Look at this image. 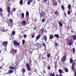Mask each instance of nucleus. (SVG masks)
<instances>
[{"label":"nucleus","instance_id":"nucleus-1","mask_svg":"<svg viewBox=\"0 0 76 76\" xmlns=\"http://www.w3.org/2000/svg\"><path fill=\"white\" fill-rule=\"evenodd\" d=\"M29 64L28 63H27L26 64V66H27V70H28V71H29L31 70V66H30L33 65V64H32V60H31L29 61Z\"/></svg>","mask_w":76,"mask_h":76},{"label":"nucleus","instance_id":"nucleus-2","mask_svg":"<svg viewBox=\"0 0 76 76\" xmlns=\"http://www.w3.org/2000/svg\"><path fill=\"white\" fill-rule=\"evenodd\" d=\"M13 44L14 46H15V45H17V46H19V45H20V43H19L18 42H17V41L15 40H14V41L13 42Z\"/></svg>","mask_w":76,"mask_h":76},{"label":"nucleus","instance_id":"nucleus-3","mask_svg":"<svg viewBox=\"0 0 76 76\" xmlns=\"http://www.w3.org/2000/svg\"><path fill=\"white\" fill-rule=\"evenodd\" d=\"M1 31L2 32H5L4 31V27H0V32H1Z\"/></svg>","mask_w":76,"mask_h":76},{"label":"nucleus","instance_id":"nucleus-4","mask_svg":"<svg viewBox=\"0 0 76 76\" xmlns=\"http://www.w3.org/2000/svg\"><path fill=\"white\" fill-rule=\"evenodd\" d=\"M72 41L70 40H69L68 41V44L69 45H72Z\"/></svg>","mask_w":76,"mask_h":76},{"label":"nucleus","instance_id":"nucleus-5","mask_svg":"<svg viewBox=\"0 0 76 76\" xmlns=\"http://www.w3.org/2000/svg\"><path fill=\"white\" fill-rule=\"evenodd\" d=\"M2 45L7 46V41L3 42L2 43Z\"/></svg>","mask_w":76,"mask_h":76},{"label":"nucleus","instance_id":"nucleus-6","mask_svg":"<svg viewBox=\"0 0 76 76\" xmlns=\"http://www.w3.org/2000/svg\"><path fill=\"white\" fill-rule=\"evenodd\" d=\"M13 72V71L12 69H10L9 70L8 72H7V74H11Z\"/></svg>","mask_w":76,"mask_h":76},{"label":"nucleus","instance_id":"nucleus-7","mask_svg":"<svg viewBox=\"0 0 76 76\" xmlns=\"http://www.w3.org/2000/svg\"><path fill=\"white\" fill-rule=\"evenodd\" d=\"M66 59V56H64L62 59V61H65V60Z\"/></svg>","mask_w":76,"mask_h":76},{"label":"nucleus","instance_id":"nucleus-8","mask_svg":"<svg viewBox=\"0 0 76 76\" xmlns=\"http://www.w3.org/2000/svg\"><path fill=\"white\" fill-rule=\"evenodd\" d=\"M26 71V70H25V67H23L21 69V72H22L23 73H25Z\"/></svg>","mask_w":76,"mask_h":76},{"label":"nucleus","instance_id":"nucleus-9","mask_svg":"<svg viewBox=\"0 0 76 76\" xmlns=\"http://www.w3.org/2000/svg\"><path fill=\"white\" fill-rule=\"evenodd\" d=\"M49 75L50 76H55V72H53V73H50Z\"/></svg>","mask_w":76,"mask_h":76},{"label":"nucleus","instance_id":"nucleus-10","mask_svg":"<svg viewBox=\"0 0 76 76\" xmlns=\"http://www.w3.org/2000/svg\"><path fill=\"white\" fill-rule=\"evenodd\" d=\"M26 21H23L21 23V24L22 25H26Z\"/></svg>","mask_w":76,"mask_h":76},{"label":"nucleus","instance_id":"nucleus-11","mask_svg":"<svg viewBox=\"0 0 76 76\" xmlns=\"http://www.w3.org/2000/svg\"><path fill=\"white\" fill-rule=\"evenodd\" d=\"M41 37V35H40V34H39L36 37V40H38V39H39V38H40Z\"/></svg>","mask_w":76,"mask_h":76},{"label":"nucleus","instance_id":"nucleus-12","mask_svg":"<svg viewBox=\"0 0 76 76\" xmlns=\"http://www.w3.org/2000/svg\"><path fill=\"white\" fill-rule=\"evenodd\" d=\"M49 38L50 39H53V38H54V36L53 35H50V36Z\"/></svg>","mask_w":76,"mask_h":76},{"label":"nucleus","instance_id":"nucleus-13","mask_svg":"<svg viewBox=\"0 0 76 76\" xmlns=\"http://www.w3.org/2000/svg\"><path fill=\"white\" fill-rule=\"evenodd\" d=\"M43 39L44 40L47 41V36H46V35H45L43 37Z\"/></svg>","mask_w":76,"mask_h":76},{"label":"nucleus","instance_id":"nucleus-14","mask_svg":"<svg viewBox=\"0 0 76 76\" xmlns=\"http://www.w3.org/2000/svg\"><path fill=\"white\" fill-rule=\"evenodd\" d=\"M7 10L8 12V13H9L10 11V8L9 7H7Z\"/></svg>","mask_w":76,"mask_h":76},{"label":"nucleus","instance_id":"nucleus-15","mask_svg":"<svg viewBox=\"0 0 76 76\" xmlns=\"http://www.w3.org/2000/svg\"><path fill=\"white\" fill-rule=\"evenodd\" d=\"M64 70L65 71V72H68V71H69V70H68L67 68H64Z\"/></svg>","mask_w":76,"mask_h":76},{"label":"nucleus","instance_id":"nucleus-16","mask_svg":"<svg viewBox=\"0 0 76 76\" xmlns=\"http://www.w3.org/2000/svg\"><path fill=\"white\" fill-rule=\"evenodd\" d=\"M58 72H59L60 74H61L63 73V71L61 70V69H60L58 70Z\"/></svg>","mask_w":76,"mask_h":76},{"label":"nucleus","instance_id":"nucleus-17","mask_svg":"<svg viewBox=\"0 0 76 76\" xmlns=\"http://www.w3.org/2000/svg\"><path fill=\"white\" fill-rule=\"evenodd\" d=\"M58 24L60 26H61V27L63 26V24L61 23V22H59Z\"/></svg>","mask_w":76,"mask_h":76},{"label":"nucleus","instance_id":"nucleus-18","mask_svg":"<svg viewBox=\"0 0 76 76\" xmlns=\"http://www.w3.org/2000/svg\"><path fill=\"white\" fill-rule=\"evenodd\" d=\"M12 34H11V35H15V31H12Z\"/></svg>","mask_w":76,"mask_h":76},{"label":"nucleus","instance_id":"nucleus-19","mask_svg":"<svg viewBox=\"0 0 76 76\" xmlns=\"http://www.w3.org/2000/svg\"><path fill=\"white\" fill-rule=\"evenodd\" d=\"M9 68H10V69H15V68L12 66H9Z\"/></svg>","mask_w":76,"mask_h":76},{"label":"nucleus","instance_id":"nucleus-20","mask_svg":"<svg viewBox=\"0 0 76 76\" xmlns=\"http://www.w3.org/2000/svg\"><path fill=\"white\" fill-rule=\"evenodd\" d=\"M29 16V12L28 11H27L26 13V17H28Z\"/></svg>","mask_w":76,"mask_h":76},{"label":"nucleus","instance_id":"nucleus-21","mask_svg":"<svg viewBox=\"0 0 76 76\" xmlns=\"http://www.w3.org/2000/svg\"><path fill=\"white\" fill-rule=\"evenodd\" d=\"M20 4L22 5L23 4V0H20Z\"/></svg>","mask_w":76,"mask_h":76},{"label":"nucleus","instance_id":"nucleus-22","mask_svg":"<svg viewBox=\"0 0 76 76\" xmlns=\"http://www.w3.org/2000/svg\"><path fill=\"white\" fill-rule=\"evenodd\" d=\"M55 37H56V38H60L58 34H55L54 35Z\"/></svg>","mask_w":76,"mask_h":76},{"label":"nucleus","instance_id":"nucleus-23","mask_svg":"<svg viewBox=\"0 0 76 76\" xmlns=\"http://www.w3.org/2000/svg\"><path fill=\"white\" fill-rule=\"evenodd\" d=\"M24 13H23L22 14V15H21V18L22 19H23L24 18Z\"/></svg>","mask_w":76,"mask_h":76},{"label":"nucleus","instance_id":"nucleus-24","mask_svg":"<svg viewBox=\"0 0 76 76\" xmlns=\"http://www.w3.org/2000/svg\"><path fill=\"white\" fill-rule=\"evenodd\" d=\"M42 45L44 46V47H45V49L46 48V45H45V43H43L42 44Z\"/></svg>","mask_w":76,"mask_h":76},{"label":"nucleus","instance_id":"nucleus-25","mask_svg":"<svg viewBox=\"0 0 76 76\" xmlns=\"http://www.w3.org/2000/svg\"><path fill=\"white\" fill-rule=\"evenodd\" d=\"M9 21H10L11 23H13V20H12V19L10 18V19Z\"/></svg>","mask_w":76,"mask_h":76},{"label":"nucleus","instance_id":"nucleus-26","mask_svg":"<svg viewBox=\"0 0 76 76\" xmlns=\"http://www.w3.org/2000/svg\"><path fill=\"white\" fill-rule=\"evenodd\" d=\"M47 69L49 70H50V69H51V66L50 65H48V67H47Z\"/></svg>","mask_w":76,"mask_h":76},{"label":"nucleus","instance_id":"nucleus-27","mask_svg":"<svg viewBox=\"0 0 76 76\" xmlns=\"http://www.w3.org/2000/svg\"><path fill=\"white\" fill-rule=\"evenodd\" d=\"M68 7L69 10H70V7H71V5H70L69 4L68 5Z\"/></svg>","mask_w":76,"mask_h":76},{"label":"nucleus","instance_id":"nucleus-28","mask_svg":"<svg viewBox=\"0 0 76 76\" xmlns=\"http://www.w3.org/2000/svg\"><path fill=\"white\" fill-rule=\"evenodd\" d=\"M70 63H72L73 62V60L71 58H70Z\"/></svg>","mask_w":76,"mask_h":76},{"label":"nucleus","instance_id":"nucleus-29","mask_svg":"<svg viewBox=\"0 0 76 76\" xmlns=\"http://www.w3.org/2000/svg\"><path fill=\"white\" fill-rule=\"evenodd\" d=\"M61 8H62L63 10H64V7L63 5H61Z\"/></svg>","mask_w":76,"mask_h":76},{"label":"nucleus","instance_id":"nucleus-30","mask_svg":"<svg viewBox=\"0 0 76 76\" xmlns=\"http://www.w3.org/2000/svg\"><path fill=\"white\" fill-rule=\"evenodd\" d=\"M31 2L30 1L28 0V1L27 2V4L29 5V4H30V3H31Z\"/></svg>","mask_w":76,"mask_h":76},{"label":"nucleus","instance_id":"nucleus-31","mask_svg":"<svg viewBox=\"0 0 76 76\" xmlns=\"http://www.w3.org/2000/svg\"><path fill=\"white\" fill-rule=\"evenodd\" d=\"M25 40H22V44H23V45H24V44H25Z\"/></svg>","mask_w":76,"mask_h":76},{"label":"nucleus","instance_id":"nucleus-32","mask_svg":"<svg viewBox=\"0 0 76 76\" xmlns=\"http://www.w3.org/2000/svg\"><path fill=\"white\" fill-rule=\"evenodd\" d=\"M53 4L54 6H57V3L56 2L53 3Z\"/></svg>","mask_w":76,"mask_h":76},{"label":"nucleus","instance_id":"nucleus-33","mask_svg":"<svg viewBox=\"0 0 76 76\" xmlns=\"http://www.w3.org/2000/svg\"><path fill=\"white\" fill-rule=\"evenodd\" d=\"M13 51L15 53H17V50H15V49L13 48Z\"/></svg>","mask_w":76,"mask_h":76},{"label":"nucleus","instance_id":"nucleus-34","mask_svg":"<svg viewBox=\"0 0 76 76\" xmlns=\"http://www.w3.org/2000/svg\"><path fill=\"white\" fill-rule=\"evenodd\" d=\"M47 57H50V53H48L47 54Z\"/></svg>","mask_w":76,"mask_h":76},{"label":"nucleus","instance_id":"nucleus-35","mask_svg":"<svg viewBox=\"0 0 76 76\" xmlns=\"http://www.w3.org/2000/svg\"><path fill=\"white\" fill-rule=\"evenodd\" d=\"M76 36H74L73 37V39H74V40H75L76 39Z\"/></svg>","mask_w":76,"mask_h":76},{"label":"nucleus","instance_id":"nucleus-36","mask_svg":"<svg viewBox=\"0 0 76 76\" xmlns=\"http://www.w3.org/2000/svg\"><path fill=\"white\" fill-rule=\"evenodd\" d=\"M54 44L56 46H57V47L58 46V43L55 42V43Z\"/></svg>","mask_w":76,"mask_h":76},{"label":"nucleus","instance_id":"nucleus-37","mask_svg":"<svg viewBox=\"0 0 76 76\" xmlns=\"http://www.w3.org/2000/svg\"><path fill=\"white\" fill-rule=\"evenodd\" d=\"M75 65V63H74V62H73H73L72 64V66H74Z\"/></svg>","mask_w":76,"mask_h":76},{"label":"nucleus","instance_id":"nucleus-38","mask_svg":"<svg viewBox=\"0 0 76 76\" xmlns=\"http://www.w3.org/2000/svg\"><path fill=\"white\" fill-rule=\"evenodd\" d=\"M72 50L74 52V53H75V49L74 48H73Z\"/></svg>","mask_w":76,"mask_h":76},{"label":"nucleus","instance_id":"nucleus-39","mask_svg":"<svg viewBox=\"0 0 76 76\" xmlns=\"http://www.w3.org/2000/svg\"><path fill=\"white\" fill-rule=\"evenodd\" d=\"M64 16H65V17H67V15H66V12H64Z\"/></svg>","mask_w":76,"mask_h":76},{"label":"nucleus","instance_id":"nucleus-40","mask_svg":"<svg viewBox=\"0 0 76 76\" xmlns=\"http://www.w3.org/2000/svg\"><path fill=\"white\" fill-rule=\"evenodd\" d=\"M58 12L56 11L55 12V14L56 15V16H57V13Z\"/></svg>","mask_w":76,"mask_h":76},{"label":"nucleus","instance_id":"nucleus-41","mask_svg":"<svg viewBox=\"0 0 76 76\" xmlns=\"http://www.w3.org/2000/svg\"><path fill=\"white\" fill-rule=\"evenodd\" d=\"M45 22V19H43L42 20V22Z\"/></svg>","mask_w":76,"mask_h":76},{"label":"nucleus","instance_id":"nucleus-42","mask_svg":"<svg viewBox=\"0 0 76 76\" xmlns=\"http://www.w3.org/2000/svg\"><path fill=\"white\" fill-rule=\"evenodd\" d=\"M68 15H70V12L69 11H68Z\"/></svg>","mask_w":76,"mask_h":76},{"label":"nucleus","instance_id":"nucleus-43","mask_svg":"<svg viewBox=\"0 0 76 76\" xmlns=\"http://www.w3.org/2000/svg\"><path fill=\"white\" fill-rule=\"evenodd\" d=\"M24 38H26V37H27V35H26V34H25L24 35Z\"/></svg>","mask_w":76,"mask_h":76},{"label":"nucleus","instance_id":"nucleus-44","mask_svg":"<svg viewBox=\"0 0 76 76\" xmlns=\"http://www.w3.org/2000/svg\"><path fill=\"white\" fill-rule=\"evenodd\" d=\"M71 69L72 70H74V66H72L71 67Z\"/></svg>","mask_w":76,"mask_h":76},{"label":"nucleus","instance_id":"nucleus-45","mask_svg":"<svg viewBox=\"0 0 76 76\" xmlns=\"http://www.w3.org/2000/svg\"><path fill=\"white\" fill-rule=\"evenodd\" d=\"M2 11H3V9H2V8H0V12H2Z\"/></svg>","mask_w":76,"mask_h":76},{"label":"nucleus","instance_id":"nucleus-46","mask_svg":"<svg viewBox=\"0 0 76 76\" xmlns=\"http://www.w3.org/2000/svg\"><path fill=\"white\" fill-rule=\"evenodd\" d=\"M55 67L56 69H57V64H55Z\"/></svg>","mask_w":76,"mask_h":76},{"label":"nucleus","instance_id":"nucleus-47","mask_svg":"<svg viewBox=\"0 0 76 76\" xmlns=\"http://www.w3.org/2000/svg\"><path fill=\"white\" fill-rule=\"evenodd\" d=\"M44 30V29H42V30H41V32H43Z\"/></svg>","mask_w":76,"mask_h":76},{"label":"nucleus","instance_id":"nucleus-48","mask_svg":"<svg viewBox=\"0 0 76 76\" xmlns=\"http://www.w3.org/2000/svg\"><path fill=\"white\" fill-rule=\"evenodd\" d=\"M32 38H34V37H35V35H31Z\"/></svg>","mask_w":76,"mask_h":76},{"label":"nucleus","instance_id":"nucleus-49","mask_svg":"<svg viewBox=\"0 0 76 76\" xmlns=\"http://www.w3.org/2000/svg\"><path fill=\"white\" fill-rule=\"evenodd\" d=\"M74 75L75 76H76V71H75V72H74Z\"/></svg>","mask_w":76,"mask_h":76},{"label":"nucleus","instance_id":"nucleus-50","mask_svg":"<svg viewBox=\"0 0 76 76\" xmlns=\"http://www.w3.org/2000/svg\"><path fill=\"white\" fill-rule=\"evenodd\" d=\"M59 76H63V75L61 74H60L59 75Z\"/></svg>","mask_w":76,"mask_h":76},{"label":"nucleus","instance_id":"nucleus-51","mask_svg":"<svg viewBox=\"0 0 76 76\" xmlns=\"http://www.w3.org/2000/svg\"><path fill=\"white\" fill-rule=\"evenodd\" d=\"M16 10V9L15 8H14V10H13V11H12V12H13V11H15Z\"/></svg>","mask_w":76,"mask_h":76},{"label":"nucleus","instance_id":"nucleus-52","mask_svg":"<svg viewBox=\"0 0 76 76\" xmlns=\"http://www.w3.org/2000/svg\"><path fill=\"white\" fill-rule=\"evenodd\" d=\"M33 0H29V1H30V2H32V1H33Z\"/></svg>","mask_w":76,"mask_h":76},{"label":"nucleus","instance_id":"nucleus-53","mask_svg":"<svg viewBox=\"0 0 76 76\" xmlns=\"http://www.w3.org/2000/svg\"><path fill=\"white\" fill-rule=\"evenodd\" d=\"M47 1V0H44L43 1L44 2H46Z\"/></svg>","mask_w":76,"mask_h":76},{"label":"nucleus","instance_id":"nucleus-54","mask_svg":"<svg viewBox=\"0 0 76 76\" xmlns=\"http://www.w3.org/2000/svg\"><path fill=\"white\" fill-rule=\"evenodd\" d=\"M71 32H72V33H73L75 32V31H72Z\"/></svg>","mask_w":76,"mask_h":76},{"label":"nucleus","instance_id":"nucleus-55","mask_svg":"<svg viewBox=\"0 0 76 76\" xmlns=\"http://www.w3.org/2000/svg\"><path fill=\"white\" fill-rule=\"evenodd\" d=\"M55 76H59V75H56Z\"/></svg>","mask_w":76,"mask_h":76},{"label":"nucleus","instance_id":"nucleus-56","mask_svg":"<svg viewBox=\"0 0 76 76\" xmlns=\"http://www.w3.org/2000/svg\"><path fill=\"white\" fill-rule=\"evenodd\" d=\"M2 68V67L1 66L0 67V69H1Z\"/></svg>","mask_w":76,"mask_h":76},{"label":"nucleus","instance_id":"nucleus-57","mask_svg":"<svg viewBox=\"0 0 76 76\" xmlns=\"http://www.w3.org/2000/svg\"><path fill=\"white\" fill-rule=\"evenodd\" d=\"M37 19H35V21H37Z\"/></svg>","mask_w":76,"mask_h":76},{"label":"nucleus","instance_id":"nucleus-58","mask_svg":"<svg viewBox=\"0 0 76 76\" xmlns=\"http://www.w3.org/2000/svg\"><path fill=\"white\" fill-rule=\"evenodd\" d=\"M1 53V50H0V54Z\"/></svg>","mask_w":76,"mask_h":76},{"label":"nucleus","instance_id":"nucleus-59","mask_svg":"<svg viewBox=\"0 0 76 76\" xmlns=\"http://www.w3.org/2000/svg\"><path fill=\"white\" fill-rule=\"evenodd\" d=\"M34 4H35V1L34 2Z\"/></svg>","mask_w":76,"mask_h":76},{"label":"nucleus","instance_id":"nucleus-60","mask_svg":"<svg viewBox=\"0 0 76 76\" xmlns=\"http://www.w3.org/2000/svg\"><path fill=\"white\" fill-rule=\"evenodd\" d=\"M65 23V24H66V23L64 22V23Z\"/></svg>","mask_w":76,"mask_h":76},{"label":"nucleus","instance_id":"nucleus-61","mask_svg":"<svg viewBox=\"0 0 76 76\" xmlns=\"http://www.w3.org/2000/svg\"><path fill=\"white\" fill-rule=\"evenodd\" d=\"M8 1H10V0H7Z\"/></svg>","mask_w":76,"mask_h":76},{"label":"nucleus","instance_id":"nucleus-62","mask_svg":"<svg viewBox=\"0 0 76 76\" xmlns=\"http://www.w3.org/2000/svg\"><path fill=\"white\" fill-rule=\"evenodd\" d=\"M69 39V38H68V39Z\"/></svg>","mask_w":76,"mask_h":76},{"label":"nucleus","instance_id":"nucleus-63","mask_svg":"<svg viewBox=\"0 0 76 76\" xmlns=\"http://www.w3.org/2000/svg\"><path fill=\"white\" fill-rule=\"evenodd\" d=\"M38 0V1H39V0Z\"/></svg>","mask_w":76,"mask_h":76},{"label":"nucleus","instance_id":"nucleus-64","mask_svg":"<svg viewBox=\"0 0 76 76\" xmlns=\"http://www.w3.org/2000/svg\"><path fill=\"white\" fill-rule=\"evenodd\" d=\"M75 16H76V13H75Z\"/></svg>","mask_w":76,"mask_h":76}]
</instances>
